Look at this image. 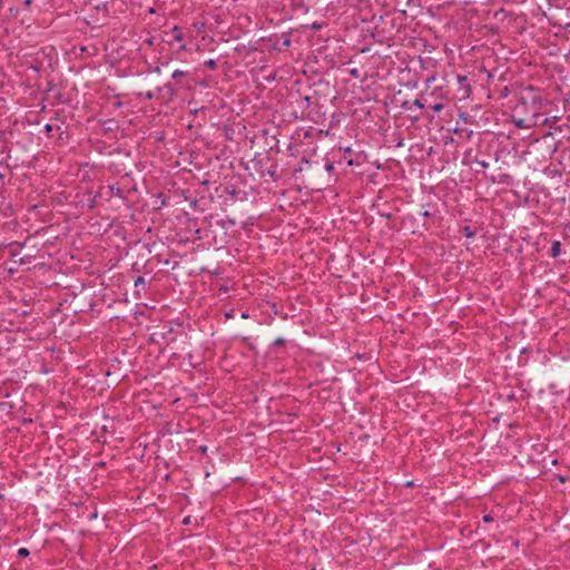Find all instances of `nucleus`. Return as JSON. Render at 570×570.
Wrapping results in <instances>:
<instances>
[{"mask_svg":"<svg viewBox=\"0 0 570 570\" xmlns=\"http://www.w3.org/2000/svg\"><path fill=\"white\" fill-rule=\"evenodd\" d=\"M325 169H326L327 173L331 174L334 170V164L332 161H327L325 164Z\"/></svg>","mask_w":570,"mask_h":570,"instance_id":"8","label":"nucleus"},{"mask_svg":"<svg viewBox=\"0 0 570 570\" xmlns=\"http://www.w3.org/2000/svg\"><path fill=\"white\" fill-rule=\"evenodd\" d=\"M464 232H465V237H471V236H473V232H471V230H470V228H469V227H466V226H465V228H464Z\"/></svg>","mask_w":570,"mask_h":570,"instance_id":"12","label":"nucleus"},{"mask_svg":"<svg viewBox=\"0 0 570 570\" xmlns=\"http://www.w3.org/2000/svg\"><path fill=\"white\" fill-rule=\"evenodd\" d=\"M242 317H243V318H247V317H248L247 313H243V314H242Z\"/></svg>","mask_w":570,"mask_h":570,"instance_id":"23","label":"nucleus"},{"mask_svg":"<svg viewBox=\"0 0 570 570\" xmlns=\"http://www.w3.org/2000/svg\"><path fill=\"white\" fill-rule=\"evenodd\" d=\"M14 245H17L19 248H22L23 245L22 244H17V243H12L9 245L10 248H12ZM19 254V249H11L10 250V256L14 257Z\"/></svg>","mask_w":570,"mask_h":570,"instance_id":"5","label":"nucleus"},{"mask_svg":"<svg viewBox=\"0 0 570 570\" xmlns=\"http://www.w3.org/2000/svg\"><path fill=\"white\" fill-rule=\"evenodd\" d=\"M186 49H187V48H186V45H181V46L179 47V50H180V51H185Z\"/></svg>","mask_w":570,"mask_h":570,"instance_id":"19","label":"nucleus"},{"mask_svg":"<svg viewBox=\"0 0 570 570\" xmlns=\"http://www.w3.org/2000/svg\"><path fill=\"white\" fill-rule=\"evenodd\" d=\"M440 107H441L440 105H436L435 110H440Z\"/></svg>","mask_w":570,"mask_h":570,"instance_id":"25","label":"nucleus"},{"mask_svg":"<svg viewBox=\"0 0 570 570\" xmlns=\"http://www.w3.org/2000/svg\"><path fill=\"white\" fill-rule=\"evenodd\" d=\"M484 522H490L493 520V518L490 514H487L483 517Z\"/></svg>","mask_w":570,"mask_h":570,"instance_id":"16","label":"nucleus"},{"mask_svg":"<svg viewBox=\"0 0 570 570\" xmlns=\"http://www.w3.org/2000/svg\"><path fill=\"white\" fill-rule=\"evenodd\" d=\"M43 129L46 132H50V131H52L53 127H52V125L47 124Z\"/></svg>","mask_w":570,"mask_h":570,"instance_id":"14","label":"nucleus"},{"mask_svg":"<svg viewBox=\"0 0 570 570\" xmlns=\"http://www.w3.org/2000/svg\"><path fill=\"white\" fill-rule=\"evenodd\" d=\"M351 73H352L353 76H356L357 70H356V69H353V70L351 71Z\"/></svg>","mask_w":570,"mask_h":570,"instance_id":"22","label":"nucleus"},{"mask_svg":"<svg viewBox=\"0 0 570 570\" xmlns=\"http://www.w3.org/2000/svg\"><path fill=\"white\" fill-rule=\"evenodd\" d=\"M185 75H186V72H185V71H183V70H175V71L173 72V75H171V78L176 80L177 78H179V77H184Z\"/></svg>","mask_w":570,"mask_h":570,"instance_id":"6","label":"nucleus"},{"mask_svg":"<svg viewBox=\"0 0 570 570\" xmlns=\"http://www.w3.org/2000/svg\"><path fill=\"white\" fill-rule=\"evenodd\" d=\"M312 28H313V29H320V28H321V24H318V23H316V22H315V23H313Z\"/></svg>","mask_w":570,"mask_h":570,"instance_id":"18","label":"nucleus"},{"mask_svg":"<svg viewBox=\"0 0 570 570\" xmlns=\"http://www.w3.org/2000/svg\"><path fill=\"white\" fill-rule=\"evenodd\" d=\"M561 253V243L559 240H553L551 245V256L558 257Z\"/></svg>","mask_w":570,"mask_h":570,"instance_id":"3","label":"nucleus"},{"mask_svg":"<svg viewBox=\"0 0 570 570\" xmlns=\"http://www.w3.org/2000/svg\"><path fill=\"white\" fill-rule=\"evenodd\" d=\"M145 97H146L148 100H151V99H154V98H155V94H154L153 91H147V92L145 94Z\"/></svg>","mask_w":570,"mask_h":570,"instance_id":"10","label":"nucleus"},{"mask_svg":"<svg viewBox=\"0 0 570 570\" xmlns=\"http://www.w3.org/2000/svg\"><path fill=\"white\" fill-rule=\"evenodd\" d=\"M189 519H190L189 517L185 518V519H184V523H185V524H188V523H189Z\"/></svg>","mask_w":570,"mask_h":570,"instance_id":"20","label":"nucleus"},{"mask_svg":"<svg viewBox=\"0 0 570 570\" xmlns=\"http://www.w3.org/2000/svg\"><path fill=\"white\" fill-rule=\"evenodd\" d=\"M158 91L163 95L164 98L171 100L177 94V88L174 83L167 82L163 87L158 88Z\"/></svg>","mask_w":570,"mask_h":570,"instance_id":"2","label":"nucleus"},{"mask_svg":"<svg viewBox=\"0 0 570 570\" xmlns=\"http://www.w3.org/2000/svg\"><path fill=\"white\" fill-rule=\"evenodd\" d=\"M414 105L419 108H424V104L420 99H415Z\"/></svg>","mask_w":570,"mask_h":570,"instance_id":"13","label":"nucleus"},{"mask_svg":"<svg viewBox=\"0 0 570 570\" xmlns=\"http://www.w3.org/2000/svg\"><path fill=\"white\" fill-rule=\"evenodd\" d=\"M206 65H207L209 68H212V69H214V68L216 67V62H215L214 60H212V59H210V60H208V61L206 62Z\"/></svg>","mask_w":570,"mask_h":570,"instance_id":"11","label":"nucleus"},{"mask_svg":"<svg viewBox=\"0 0 570 570\" xmlns=\"http://www.w3.org/2000/svg\"><path fill=\"white\" fill-rule=\"evenodd\" d=\"M18 554H19L20 557H28V556H29V550H28L27 548H20V549L18 550Z\"/></svg>","mask_w":570,"mask_h":570,"instance_id":"7","label":"nucleus"},{"mask_svg":"<svg viewBox=\"0 0 570 570\" xmlns=\"http://www.w3.org/2000/svg\"><path fill=\"white\" fill-rule=\"evenodd\" d=\"M542 98L533 94L532 89L522 95L513 108V121L518 128H531L537 125L540 116Z\"/></svg>","mask_w":570,"mask_h":570,"instance_id":"1","label":"nucleus"},{"mask_svg":"<svg viewBox=\"0 0 570 570\" xmlns=\"http://www.w3.org/2000/svg\"><path fill=\"white\" fill-rule=\"evenodd\" d=\"M144 284H145V278L142 276L137 277V279L135 281V287H138Z\"/></svg>","mask_w":570,"mask_h":570,"instance_id":"9","label":"nucleus"},{"mask_svg":"<svg viewBox=\"0 0 570 570\" xmlns=\"http://www.w3.org/2000/svg\"><path fill=\"white\" fill-rule=\"evenodd\" d=\"M171 33H173V38L175 41H183L184 40V36L183 33L179 31L178 27L175 26L173 29H171Z\"/></svg>","mask_w":570,"mask_h":570,"instance_id":"4","label":"nucleus"},{"mask_svg":"<svg viewBox=\"0 0 570 570\" xmlns=\"http://www.w3.org/2000/svg\"><path fill=\"white\" fill-rule=\"evenodd\" d=\"M284 342H285V341H284L283 338H277V340H275L274 344H275V345H283V344H284Z\"/></svg>","mask_w":570,"mask_h":570,"instance_id":"15","label":"nucleus"},{"mask_svg":"<svg viewBox=\"0 0 570 570\" xmlns=\"http://www.w3.org/2000/svg\"><path fill=\"white\" fill-rule=\"evenodd\" d=\"M421 215H422L423 217H428V216H430V213H429L428 210H424V212H421Z\"/></svg>","mask_w":570,"mask_h":570,"instance_id":"17","label":"nucleus"},{"mask_svg":"<svg viewBox=\"0 0 570 570\" xmlns=\"http://www.w3.org/2000/svg\"><path fill=\"white\" fill-rule=\"evenodd\" d=\"M458 80H459L460 82H461V81H463V77L458 76Z\"/></svg>","mask_w":570,"mask_h":570,"instance_id":"24","label":"nucleus"},{"mask_svg":"<svg viewBox=\"0 0 570 570\" xmlns=\"http://www.w3.org/2000/svg\"><path fill=\"white\" fill-rule=\"evenodd\" d=\"M225 316H226L227 318H232V317H233V314H232V313H226V314H225Z\"/></svg>","mask_w":570,"mask_h":570,"instance_id":"21","label":"nucleus"}]
</instances>
